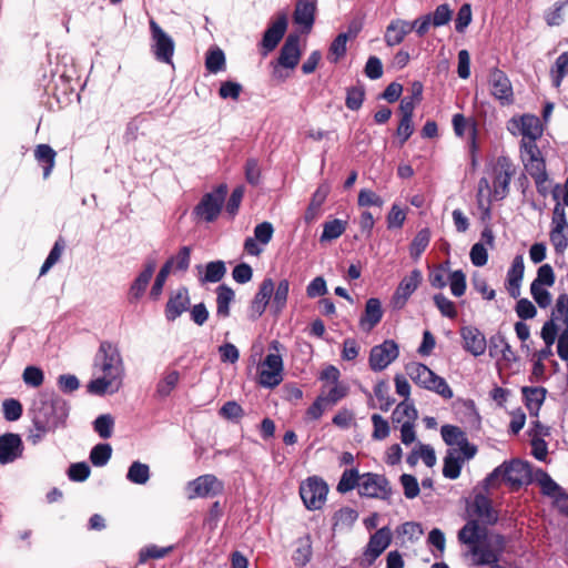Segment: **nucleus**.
Listing matches in <instances>:
<instances>
[{"label":"nucleus","instance_id":"7","mask_svg":"<svg viewBox=\"0 0 568 568\" xmlns=\"http://www.w3.org/2000/svg\"><path fill=\"white\" fill-rule=\"evenodd\" d=\"M327 493L328 486L317 476L308 477L300 486L301 498L310 510L321 509L326 501Z\"/></svg>","mask_w":568,"mask_h":568},{"label":"nucleus","instance_id":"22","mask_svg":"<svg viewBox=\"0 0 568 568\" xmlns=\"http://www.w3.org/2000/svg\"><path fill=\"white\" fill-rule=\"evenodd\" d=\"M22 454V440L17 434H4L0 436V464L14 462Z\"/></svg>","mask_w":568,"mask_h":568},{"label":"nucleus","instance_id":"42","mask_svg":"<svg viewBox=\"0 0 568 568\" xmlns=\"http://www.w3.org/2000/svg\"><path fill=\"white\" fill-rule=\"evenodd\" d=\"M347 229V222L334 219L323 224V232L320 237L322 243L338 239Z\"/></svg>","mask_w":568,"mask_h":568},{"label":"nucleus","instance_id":"25","mask_svg":"<svg viewBox=\"0 0 568 568\" xmlns=\"http://www.w3.org/2000/svg\"><path fill=\"white\" fill-rule=\"evenodd\" d=\"M274 292V282L272 278H265L260 288L252 301L251 304V316L254 318L260 317L264 311L266 310L267 304L270 303L271 296Z\"/></svg>","mask_w":568,"mask_h":568},{"label":"nucleus","instance_id":"30","mask_svg":"<svg viewBox=\"0 0 568 568\" xmlns=\"http://www.w3.org/2000/svg\"><path fill=\"white\" fill-rule=\"evenodd\" d=\"M412 30H414V26H410V22L402 19L393 20L387 26L385 32L387 45L394 47L399 44Z\"/></svg>","mask_w":568,"mask_h":568},{"label":"nucleus","instance_id":"10","mask_svg":"<svg viewBox=\"0 0 568 568\" xmlns=\"http://www.w3.org/2000/svg\"><path fill=\"white\" fill-rule=\"evenodd\" d=\"M227 193L226 185L217 186L213 192L206 193L195 206L194 213L205 222H213L219 216Z\"/></svg>","mask_w":568,"mask_h":568},{"label":"nucleus","instance_id":"56","mask_svg":"<svg viewBox=\"0 0 568 568\" xmlns=\"http://www.w3.org/2000/svg\"><path fill=\"white\" fill-rule=\"evenodd\" d=\"M226 268L225 264L222 261L210 262L206 265L205 275L203 277L204 282L216 283L223 278L225 275Z\"/></svg>","mask_w":568,"mask_h":568},{"label":"nucleus","instance_id":"23","mask_svg":"<svg viewBox=\"0 0 568 568\" xmlns=\"http://www.w3.org/2000/svg\"><path fill=\"white\" fill-rule=\"evenodd\" d=\"M300 38L298 36L290 34L281 49L278 64L287 69H294L300 61Z\"/></svg>","mask_w":568,"mask_h":568},{"label":"nucleus","instance_id":"15","mask_svg":"<svg viewBox=\"0 0 568 568\" xmlns=\"http://www.w3.org/2000/svg\"><path fill=\"white\" fill-rule=\"evenodd\" d=\"M398 345L394 341L387 339L371 349L369 366L375 372L383 371L398 357Z\"/></svg>","mask_w":568,"mask_h":568},{"label":"nucleus","instance_id":"53","mask_svg":"<svg viewBox=\"0 0 568 568\" xmlns=\"http://www.w3.org/2000/svg\"><path fill=\"white\" fill-rule=\"evenodd\" d=\"M288 291L290 282L286 278L280 281L276 288L274 287L272 307H274L276 312H281L285 307L288 297Z\"/></svg>","mask_w":568,"mask_h":568},{"label":"nucleus","instance_id":"57","mask_svg":"<svg viewBox=\"0 0 568 568\" xmlns=\"http://www.w3.org/2000/svg\"><path fill=\"white\" fill-rule=\"evenodd\" d=\"M172 547H159L156 545H150L143 549H141L139 555V561L141 564L145 562L148 559H161L165 557Z\"/></svg>","mask_w":568,"mask_h":568},{"label":"nucleus","instance_id":"24","mask_svg":"<svg viewBox=\"0 0 568 568\" xmlns=\"http://www.w3.org/2000/svg\"><path fill=\"white\" fill-rule=\"evenodd\" d=\"M287 28V17L282 13L277 17L276 21L265 31L262 45L266 50L265 53L276 48L281 39L283 38Z\"/></svg>","mask_w":568,"mask_h":568},{"label":"nucleus","instance_id":"52","mask_svg":"<svg viewBox=\"0 0 568 568\" xmlns=\"http://www.w3.org/2000/svg\"><path fill=\"white\" fill-rule=\"evenodd\" d=\"M448 283L450 286V292L454 296L460 297L466 292V275L463 271L457 270L453 271L448 274Z\"/></svg>","mask_w":568,"mask_h":568},{"label":"nucleus","instance_id":"33","mask_svg":"<svg viewBox=\"0 0 568 568\" xmlns=\"http://www.w3.org/2000/svg\"><path fill=\"white\" fill-rule=\"evenodd\" d=\"M190 305V297L187 290L179 288L174 295L170 297L166 304V317L174 321L179 317Z\"/></svg>","mask_w":568,"mask_h":568},{"label":"nucleus","instance_id":"3","mask_svg":"<svg viewBox=\"0 0 568 568\" xmlns=\"http://www.w3.org/2000/svg\"><path fill=\"white\" fill-rule=\"evenodd\" d=\"M499 476L513 488H519L531 483L534 474L528 463L511 460L497 467L486 479L487 487L494 486L495 479Z\"/></svg>","mask_w":568,"mask_h":568},{"label":"nucleus","instance_id":"45","mask_svg":"<svg viewBox=\"0 0 568 568\" xmlns=\"http://www.w3.org/2000/svg\"><path fill=\"white\" fill-rule=\"evenodd\" d=\"M128 480L136 485H144L150 478V468L141 462H133L126 474Z\"/></svg>","mask_w":568,"mask_h":568},{"label":"nucleus","instance_id":"41","mask_svg":"<svg viewBox=\"0 0 568 568\" xmlns=\"http://www.w3.org/2000/svg\"><path fill=\"white\" fill-rule=\"evenodd\" d=\"M180 381V373L178 371H168L163 374L162 378L156 385V395L160 398H165L175 389Z\"/></svg>","mask_w":568,"mask_h":568},{"label":"nucleus","instance_id":"27","mask_svg":"<svg viewBox=\"0 0 568 568\" xmlns=\"http://www.w3.org/2000/svg\"><path fill=\"white\" fill-rule=\"evenodd\" d=\"M470 516L477 517L484 524H494L497 515L491 507L490 500L484 495H476L469 507Z\"/></svg>","mask_w":568,"mask_h":568},{"label":"nucleus","instance_id":"1","mask_svg":"<svg viewBox=\"0 0 568 568\" xmlns=\"http://www.w3.org/2000/svg\"><path fill=\"white\" fill-rule=\"evenodd\" d=\"M124 372L118 346L104 341L94 356L93 378L88 383L87 390L97 396L113 395L122 387Z\"/></svg>","mask_w":568,"mask_h":568},{"label":"nucleus","instance_id":"55","mask_svg":"<svg viewBox=\"0 0 568 568\" xmlns=\"http://www.w3.org/2000/svg\"><path fill=\"white\" fill-rule=\"evenodd\" d=\"M206 69L212 73L222 71L225 67V55L219 48L210 50L205 60Z\"/></svg>","mask_w":568,"mask_h":568},{"label":"nucleus","instance_id":"18","mask_svg":"<svg viewBox=\"0 0 568 568\" xmlns=\"http://www.w3.org/2000/svg\"><path fill=\"white\" fill-rule=\"evenodd\" d=\"M514 171L506 159H499L493 181V199L503 200L508 193V186Z\"/></svg>","mask_w":568,"mask_h":568},{"label":"nucleus","instance_id":"61","mask_svg":"<svg viewBox=\"0 0 568 568\" xmlns=\"http://www.w3.org/2000/svg\"><path fill=\"white\" fill-rule=\"evenodd\" d=\"M434 303L443 316H446L449 318H455L457 316V311H456L455 304L449 298H447L445 295L436 294L434 296Z\"/></svg>","mask_w":568,"mask_h":568},{"label":"nucleus","instance_id":"6","mask_svg":"<svg viewBox=\"0 0 568 568\" xmlns=\"http://www.w3.org/2000/svg\"><path fill=\"white\" fill-rule=\"evenodd\" d=\"M568 329V295L561 294L556 301L551 318L547 321L540 332L545 344L554 345L559 334Z\"/></svg>","mask_w":568,"mask_h":568},{"label":"nucleus","instance_id":"47","mask_svg":"<svg viewBox=\"0 0 568 568\" xmlns=\"http://www.w3.org/2000/svg\"><path fill=\"white\" fill-rule=\"evenodd\" d=\"M440 434L443 440L449 446H460L466 439V434L457 426L444 425Z\"/></svg>","mask_w":568,"mask_h":568},{"label":"nucleus","instance_id":"28","mask_svg":"<svg viewBox=\"0 0 568 568\" xmlns=\"http://www.w3.org/2000/svg\"><path fill=\"white\" fill-rule=\"evenodd\" d=\"M524 257L521 255L515 256L507 273V290L513 297H517L520 294V284L524 277Z\"/></svg>","mask_w":568,"mask_h":568},{"label":"nucleus","instance_id":"38","mask_svg":"<svg viewBox=\"0 0 568 568\" xmlns=\"http://www.w3.org/2000/svg\"><path fill=\"white\" fill-rule=\"evenodd\" d=\"M521 392L525 397L527 408L531 414L537 415L546 398V389L544 387L526 386L523 387Z\"/></svg>","mask_w":568,"mask_h":568},{"label":"nucleus","instance_id":"9","mask_svg":"<svg viewBox=\"0 0 568 568\" xmlns=\"http://www.w3.org/2000/svg\"><path fill=\"white\" fill-rule=\"evenodd\" d=\"M521 160L526 171L535 179L536 183H544L547 180L545 161L536 143L521 142Z\"/></svg>","mask_w":568,"mask_h":568},{"label":"nucleus","instance_id":"60","mask_svg":"<svg viewBox=\"0 0 568 568\" xmlns=\"http://www.w3.org/2000/svg\"><path fill=\"white\" fill-rule=\"evenodd\" d=\"M546 287L547 286H538V284L530 285V293L532 298L541 308H547L552 302L551 294Z\"/></svg>","mask_w":568,"mask_h":568},{"label":"nucleus","instance_id":"63","mask_svg":"<svg viewBox=\"0 0 568 568\" xmlns=\"http://www.w3.org/2000/svg\"><path fill=\"white\" fill-rule=\"evenodd\" d=\"M364 95L365 92L362 87L349 88L346 94V106L353 111L358 110L363 104Z\"/></svg>","mask_w":568,"mask_h":568},{"label":"nucleus","instance_id":"13","mask_svg":"<svg viewBox=\"0 0 568 568\" xmlns=\"http://www.w3.org/2000/svg\"><path fill=\"white\" fill-rule=\"evenodd\" d=\"M150 29L153 40L152 50L155 58L159 61L171 63L174 53L173 39L153 20L150 22Z\"/></svg>","mask_w":568,"mask_h":568},{"label":"nucleus","instance_id":"39","mask_svg":"<svg viewBox=\"0 0 568 568\" xmlns=\"http://www.w3.org/2000/svg\"><path fill=\"white\" fill-rule=\"evenodd\" d=\"M55 151L48 144H39L34 150V158L39 163H45L43 178L47 179L55 164Z\"/></svg>","mask_w":568,"mask_h":568},{"label":"nucleus","instance_id":"5","mask_svg":"<svg viewBox=\"0 0 568 568\" xmlns=\"http://www.w3.org/2000/svg\"><path fill=\"white\" fill-rule=\"evenodd\" d=\"M505 548V539L500 535L485 536L476 545H473L469 552L473 558V564L476 566L488 565L494 567L498 565L500 555Z\"/></svg>","mask_w":568,"mask_h":568},{"label":"nucleus","instance_id":"35","mask_svg":"<svg viewBox=\"0 0 568 568\" xmlns=\"http://www.w3.org/2000/svg\"><path fill=\"white\" fill-rule=\"evenodd\" d=\"M464 458L460 457L458 449H449L444 459L443 475L449 479H456L460 475Z\"/></svg>","mask_w":568,"mask_h":568},{"label":"nucleus","instance_id":"44","mask_svg":"<svg viewBox=\"0 0 568 568\" xmlns=\"http://www.w3.org/2000/svg\"><path fill=\"white\" fill-rule=\"evenodd\" d=\"M532 479H535L539 484L545 495L555 497L556 499L560 495H562L560 493V487L550 478L548 474H546L541 469L536 470Z\"/></svg>","mask_w":568,"mask_h":568},{"label":"nucleus","instance_id":"46","mask_svg":"<svg viewBox=\"0 0 568 568\" xmlns=\"http://www.w3.org/2000/svg\"><path fill=\"white\" fill-rule=\"evenodd\" d=\"M361 480L362 475H359L356 469H346L337 484V490L345 494L353 490L355 487L359 489Z\"/></svg>","mask_w":568,"mask_h":568},{"label":"nucleus","instance_id":"48","mask_svg":"<svg viewBox=\"0 0 568 568\" xmlns=\"http://www.w3.org/2000/svg\"><path fill=\"white\" fill-rule=\"evenodd\" d=\"M568 74V51L561 53L555 62L551 69L552 84L555 88H559L564 78Z\"/></svg>","mask_w":568,"mask_h":568},{"label":"nucleus","instance_id":"29","mask_svg":"<svg viewBox=\"0 0 568 568\" xmlns=\"http://www.w3.org/2000/svg\"><path fill=\"white\" fill-rule=\"evenodd\" d=\"M383 311L378 298H369L365 305L364 315L359 320V326L365 332H371L382 320Z\"/></svg>","mask_w":568,"mask_h":568},{"label":"nucleus","instance_id":"19","mask_svg":"<svg viewBox=\"0 0 568 568\" xmlns=\"http://www.w3.org/2000/svg\"><path fill=\"white\" fill-rule=\"evenodd\" d=\"M422 277V272L419 270H413L409 275L402 280L393 297L395 307L402 308L406 304L409 296L419 286Z\"/></svg>","mask_w":568,"mask_h":568},{"label":"nucleus","instance_id":"17","mask_svg":"<svg viewBox=\"0 0 568 568\" xmlns=\"http://www.w3.org/2000/svg\"><path fill=\"white\" fill-rule=\"evenodd\" d=\"M274 233L273 225L270 222H263L255 226L254 236L247 237L244 242V250L252 256H257L263 252L261 245H266L272 240Z\"/></svg>","mask_w":568,"mask_h":568},{"label":"nucleus","instance_id":"49","mask_svg":"<svg viewBox=\"0 0 568 568\" xmlns=\"http://www.w3.org/2000/svg\"><path fill=\"white\" fill-rule=\"evenodd\" d=\"M112 455V447L109 444H98L90 453V460L97 467L108 464Z\"/></svg>","mask_w":568,"mask_h":568},{"label":"nucleus","instance_id":"32","mask_svg":"<svg viewBox=\"0 0 568 568\" xmlns=\"http://www.w3.org/2000/svg\"><path fill=\"white\" fill-rule=\"evenodd\" d=\"M329 191L331 189L327 183H323L316 189L305 211L304 220L306 223H312L318 217L321 213V206L325 202Z\"/></svg>","mask_w":568,"mask_h":568},{"label":"nucleus","instance_id":"12","mask_svg":"<svg viewBox=\"0 0 568 568\" xmlns=\"http://www.w3.org/2000/svg\"><path fill=\"white\" fill-rule=\"evenodd\" d=\"M283 359L278 353H270L261 363L258 383L263 387L274 388L283 381Z\"/></svg>","mask_w":568,"mask_h":568},{"label":"nucleus","instance_id":"36","mask_svg":"<svg viewBox=\"0 0 568 568\" xmlns=\"http://www.w3.org/2000/svg\"><path fill=\"white\" fill-rule=\"evenodd\" d=\"M417 417L418 414L415 406L408 400H403L399 403L392 415L393 423L400 425L414 424Z\"/></svg>","mask_w":568,"mask_h":568},{"label":"nucleus","instance_id":"64","mask_svg":"<svg viewBox=\"0 0 568 568\" xmlns=\"http://www.w3.org/2000/svg\"><path fill=\"white\" fill-rule=\"evenodd\" d=\"M469 257L475 266L481 267L486 265L488 261V252L485 244L483 242L475 243L470 248Z\"/></svg>","mask_w":568,"mask_h":568},{"label":"nucleus","instance_id":"11","mask_svg":"<svg viewBox=\"0 0 568 568\" xmlns=\"http://www.w3.org/2000/svg\"><path fill=\"white\" fill-rule=\"evenodd\" d=\"M358 494L363 497L386 500L390 497L392 487L384 475L362 474Z\"/></svg>","mask_w":568,"mask_h":568},{"label":"nucleus","instance_id":"34","mask_svg":"<svg viewBox=\"0 0 568 568\" xmlns=\"http://www.w3.org/2000/svg\"><path fill=\"white\" fill-rule=\"evenodd\" d=\"M155 268L156 262L154 260H150L146 262L143 271L139 274V276L131 285L130 294L133 298L139 300L143 295Z\"/></svg>","mask_w":568,"mask_h":568},{"label":"nucleus","instance_id":"26","mask_svg":"<svg viewBox=\"0 0 568 568\" xmlns=\"http://www.w3.org/2000/svg\"><path fill=\"white\" fill-rule=\"evenodd\" d=\"M392 540V534L388 528L378 529L369 539L365 550V556L369 557V564H372L383 551L389 546Z\"/></svg>","mask_w":568,"mask_h":568},{"label":"nucleus","instance_id":"16","mask_svg":"<svg viewBox=\"0 0 568 568\" xmlns=\"http://www.w3.org/2000/svg\"><path fill=\"white\" fill-rule=\"evenodd\" d=\"M568 223L564 206L557 203L552 214V229L550 232V241L557 252H562L568 246Z\"/></svg>","mask_w":568,"mask_h":568},{"label":"nucleus","instance_id":"37","mask_svg":"<svg viewBox=\"0 0 568 568\" xmlns=\"http://www.w3.org/2000/svg\"><path fill=\"white\" fill-rule=\"evenodd\" d=\"M485 530L480 528L476 520H469L458 532V539L460 542L469 546L476 545L481 540Z\"/></svg>","mask_w":568,"mask_h":568},{"label":"nucleus","instance_id":"50","mask_svg":"<svg viewBox=\"0 0 568 568\" xmlns=\"http://www.w3.org/2000/svg\"><path fill=\"white\" fill-rule=\"evenodd\" d=\"M93 428L101 438H110L113 434L114 418L110 414L100 415L94 420Z\"/></svg>","mask_w":568,"mask_h":568},{"label":"nucleus","instance_id":"14","mask_svg":"<svg viewBox=\"0 0 568 568\" xmlns=\"http://www.w3.org/2000/svg\"><path fill=\"white\" fill-rule=\"evenodd\" d=\"M508 130L514 135H523V141H531L534 143L542 134L539 119L531 114H525L519 119H511Z\"/></svg>","mask_w":568,"mask_h":568},{"label":"nucleus","instance_id":"20","mask_svg":"<svg viewBox=\"0 0 568 568\" xmlns=\"http://www.w3.org/2000/svg\"><path fill=\"white\" fill-rule=\"evenodd\" d=\"M464 349L474 356H480L487 348L485 335L474 326H464L460 329Z\"/></svg>","mask_w":568,"mask_h":568},{"label":"nucleus","instance_id":"54","mask_svg":"<svg viewBox=\"0 0 568 568\" xmlns=\"http://www.w3.org/2000/svg\"><path fill=\"white\" fill-rule=\"evenodd\" d=\"M430 233L427 229L420 230L410 244V255L417 260L429 244Z\"/></svg>","mask_w":568,"mask_h":568},{"label":"nucleus","instance_id":"43","mask_svg":"<svg viewBox=\"0 0 568 568\" xmlns=\"http://www.w3.org/2000/svg\"><path fill=\"white\" fill-rule=\"evenodd\" d=\"M234 298V292L232 288L221 285L217 288L216 297V315L221 317H227L230 315V304Z\"/></svg>","mask_w":568,"mask_h":568},{"label":"nucleus","instance_id":"21","mask_svg":"<svg viewBox=\"0 0 568 568\" xmlns=\"http://www.w3.org/2000/svg\"><path fill=\"white\" fill-rule=\"evenodd\" d=\"M491 94L503 103L513 101V88L507 75L500 70H493L489 78Z\"/></svg>","mask_w":568,"mask_h":568},{"label":"nucleus","instance_id":"51","mask_svg":"<svg viewBox=\"0 0 568 568\" xmlns=\"http://www.w3.org/2000/svg\"><path fill=\"white\" fill-rule=\"evenodd\" d=\"M357 518L358 513L355 509L349 507L342 508L335 514L334 527L341 529L351 528L355 524Z\"/></svg>","mask_w":568,"mask_h":568},{"label":"nucleus","instance_id":"59","mask_svg":"<svg viewBox=\"0 0 568 568\" xmlns=\"http://www.w3.org/2000/svg\"><path fill=\"white\" fill-rule=\"evenodd\" d=\"M348 41V33H341L332 42L329 48V59L337 62L346 53V43Z\"/></svg>","mask_w":568,"mask_h":568},{"label":"nucleus","instance_id":"31","mask_svg":"<svg viewBox=\"0 0 568 568\" xmlns=\"http://www.w3.org/2000/svg\"><path fill=\"white\" fill-rule=\"evenodd\" d=\"M315 10V0H298L294 11V22L303 26L307 31L311 30L314 23Z\"/></svg>","mask_w":568,"mask_h":568},{"label":"nucleus","instance_id":"2","mask_svg":"<svg viewBox=\"0 0 568 568\" xmlns=\"http://www.w3.org/2000/svg\"><path fill=\"white\" fill-rule=\"evenodd\" d=\"M32 423L55 430L69 415L65 400L53 395H41L32 405Z\"/></svg>","mask_w":568,"mask_h":568},{"label":"nucleus","instance_id":"8","mask_svg":"<svg viewBox=\"0 0 568 568\" xmlns=\"http://www.w3.org/2000/svg\"><path fill=\"white\" fill-rule=\"evenodd\" d=\"M185 489L189 499L212 498L224 491V483L215 475L205 474L189 481Z\"/></svg>","mask_w":568,"mask_h":568},{"label":"nucleus","instance_id":"4","mask_svg":"<svg viewBox=\"0 0 568 568\" xmlns=\"http://www.w3.org/2000/svg\"><path fill=\"white\" fill-rule=\"evenodd\" d=\"M406 373L415 384L435 392L446 399H450L454 395L447 382L424 364L410 363L406 366Z\"/></svg>","mask_w":568,"mask_h":568},{"label":"nucleus","instance_id":"58","mask_svg":"<svg viewBox=\"0 0 568 568\" xmlns=\"http://www.w3.org/2000/svg\"><path fill=\"white\" fill-rule=\"evenodd\" d=\"M172 270V262H166L156 275L155 282L151 288L150 296L158 300L162 293L165 281Z\"/></svg>","mask_w":568,"mask_h":568},{"label":"nucleus","instance_id":"40","mask_svg":"<svg viewBox=\"0 0 568 568\" xmlns=\"http://www.w3.org/2000/svg\"><path fill=\"white\" fill-rule=\"evenodd\" d=\"M491 197L493 190L490 187L489 181L486 178H481L478 182L477 204L478 209L485 216H489L490 214Z\"/></svg>","mask_w":568,"mask_h":568},{"label":"nucleus","instance_id":"62","mask_svg":"<svg viewBox=\"0 0 568 568\" xmlns=\"http://www.w3.org/2000/svg\"><path fill=\"white\" fill-rule=\"evenodd\" d=\"M23 382L31 387H39L42 385L44 375L43 372L37 366H27L22 374Z\"/></svg>","mask_w":568,"mask_h":568}]
</instances>
